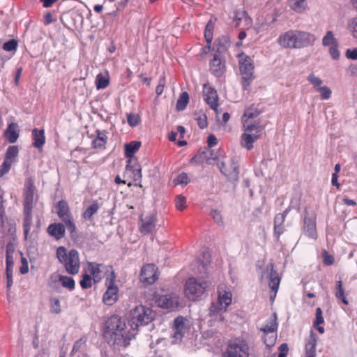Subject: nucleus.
Instances as JSON below:
<instances>
[{"label": "nucleus", "instance_id": "53", "mask_svg": "<svg viewBox=\"0 0 357 357\" xmlns=\"http://www.w3.org/2000/svg\"><path fill=\"white\" fill-rule=\"evenodd\" d=\"M206 152L202 151V153H199L197 155H195L191 158L190 162H196V163H202L204 159L206 160V162L208 164H211L210 158H207L206 155Z\"/></svg>", "mask_w": 357, "mask_h": 357}, {"label": "nucleus", "instance_id": "48", "mask_svg": "<svg viewBox=\"0 0 357 357\" xmlns=\"http://www.w3.org/2000/svg\"><path fill=\"white\" fill-rule=\"evenodd\" d=\"M96 84L98 89H105L109 84V79L102 74H98L96 79Z\"/></svg>", "mask_w": 357, "mask_h": 357}, {"label": "nucleus", "instance_id": "5", "mask_svg": "<svg viewBox=\"0 0 357 357\" xmlns=\"http://www.w3.org/2000/svg\"><path fill=\"white\" fill-rule=\"evenodd\" d=\"M56 255L59 261L64 264L66 270L69 274L75 275L79 272V259L77 250H71L68 253L65 247H58Z\"/></svg>", "mask_w": 357, "mask_h": 357}, {"label": "nucleus", "instance_id": "43", "mask_svg": "<svg viewBox=\"0 0 357 357\" xmlns=\"http://www.w3.org/2000/svg\"><path fill=\"white\" fill-rule=\"evenodd\" d=\"M189 102V95L187 92H183L176 102V109L183 111L187 107Z\"/></svg>", "mask_w": 357, "mask_h": 357}, {"label": "nucleus", "instance_id": "52", "mask_svg": "<svg viewBox=\"0 0 357 357\" xmlns=\"http://www.w3.org/2000/svg\"><path fill=\"white\" fill-rule=\"evenodd\" d=\"M13 268L6 266V279L7 291L10 289L13 284Z\"/></svg>", "mask_w": 357, "mask_h": 357}, {"label": "nucleus", "instance_id": "61", "mask_svg": "<svg viewBox=\"0 0 357 357\" xmlns=\"http://www.w3.org/2000/svg\"><path fill=\"white\" fill-rule=\"evenodd\" d=\"M324 321V317L322 316V310L320 307H317L316 309V318L314 321V326H318L321 324H323Z\"/></svg>", "mask_w": 357, "mask_h": 357}, {"label": "nucleus", "instance_id": "33", "mask_svg": "<svg viewBox=\"0 0 357 357\" xmlns=\"http://www.w3.org/2000/svg\"><path fill=\"white\" fill-rule=\"evenodd\" d=\"M289 6L297 13H304L307 8V0H287Z\"/></svg>", "mask_w": 357, "mask_h": 357}, {"label": "nucleus", "instance_id": "13", "mask_svg": "<svg viewBox=\"0 0 357 357\" xmlns=\"http://www.w3.org/2000/svg\"><path fill=\"white\" fill-rule=\"evenodd\" d=\"M296 49L312 46L316 41L314 34L300 30H294Z\"/></svg>", "mask_w": 357, "mask_h": 357}, {"label": "nucleus", "instance_id": "11", "mask_svg": "<svg viewBox=\"0 0 357 357\" xmlns=\"http://www.w3.org/2000/svg\"><path fill=\"white\" fill-rule=\"evenodd\" d=\"M57 214L59 217L65 223L66 227L68 231L70 232L73 236L77 234V227L75 225L73 218L70 213L68 204L65 201H59L56 205Z\"/></svg>", "mask_w": 357, "mask_h": 357}, {"label": "nucleus", "instance_id": "32", "mask_svg": "<svg viewBox=\"0 0 357 357\" xmlns=\"http://www.w3.org/2000/svg\"><path fill=\"white\" fill-rule=\"evenodd\" d=\"M243 128L245 132H260L261 131V122L259 120H241Z\"/></svg>", "mask_w": 357, "mask_h": 357}, {"label": "nucleus", "instance_id": "3", "mask_svg": "<svg viewBox=\"0 0 357 357\" xmlns=\"http://www.w3.org/2000/svg\"><path fill=\"white\" fill-rule=\"evenodd\" d=\"M257 267L259 270L261 280H268V286L273 292V294L270 296V299L273 301L280 283V278L277 271L274 268V264L271 261L266 264L265 261L262 260L257 261Z\"/></svg>", "mask_w": 357, "mask_h": 357}, {"label": "nucleus", "instance_id": "14", "mask_svg": "<svg viewBox=\"0 0 357 357\" xmlns=\"http://www.w3.org/2000/svg\"><path fill=\"white\" fill-rule=\"evenodd\" d=\"M18 153L19 149L17 146H8L6 152L4 161L0 168V177H2L5 174L9 172Z\"/></svg>", "mask_w": 357, "mask_h": 357}, {"label": "nucleus", "instance_id": "59", "mask_svg": "<svg viewBox=\"0 0 357 357\" xmlns=\"http://www.w3.org/2000/svg\"><path fill=\"white\" fill-rule=\"evenodd\" d=\"M80 285L83 289H88L91 287V278L90 275L85 274L83 275L82 280L80 281Z\"/></svg>", "mask_w": 357, "mask_h": 357}, {"label": "nucleus", "instance_id": "64", "mask_svg": "<svg viewBox=\"0 0 357 357\" xmlns=\"http://www.w3.org/2000/svg\"><path fill=\"white\" fill-rule=\"evenodd\" d=\"M345 55L349 59L357 60V47L352 50L348 49L346 51Z\"/></svg>", "mask_w": 357, "mask_h": 357}, {"label": "nucleus", "instance_id": "24", "mask_svg": "<svg viewBox=\"0 0 357 357\" xmlns=\"http://www.w3.org/2000/svg\"><path fill=\"white\" fill-rule=\"evenodd\" d=\"M317 341V335L312 331H311L309 337L305 341V357H315Z\"/></svg>", "mask_w": 357, "mask_h": 357}, {"label": "nucleus", "instance_id": "51", "mask_svg": "<svg viewBox=\"0 0 357 357\" xmlns=\"http://www.w3.org/2000/svg\"><path fill=\"white\" fill-rule=\"evenodd\" d=\"M214 26L212 23L211 20H210L206 26L205 33H204V37L206 38V40L208 43V45L211 44L213 39V30Z\"/></svg>", "mask_w": 357, "mask_h": 357}, {"label": "nucleus", "instance_id": "55", "mask_svg": "<svg viewBox=\"0 0 357 357\" xmlns=\"http://www.w3.org/2000/svg\"><path fill=\"white\" fill-rule=\"evenodd\" d=\"M127 121L130 126L135 127L138 125L139 122V116L138 114H128L127 115Z\"/></svg>", "mask_w": 357, "mask_h": 357}, {"label": "nucleus", "instance_id": "41", "mask_svg": "<svg viewBox=\"0 0 357 357\" xmlns=\"http://www.w3.org/2000/svg\"><path fill=\"white\" fill-rule=\"evenodd\" d=\"M105 267L102 264L96 263H90L89 265V269L91 273L93 275L94 280H99L100 279V273L102 271V268Z\"/></svg>", "mask_w": 357, "mask_h": 357}, {"label": "nucleus", "instance_id": "20", "mask_svg": "<svg viewBox=\"0 0 357 357\" xmlns=\"http://www.w3.org/2000/svg\"><path fill=\"white\" fill-rule=\"evenodd\" d=\"M203 92L205 101L212 109L217 111L218 107V96L217 91L211 86L206 84L204 85Z\"/></svg>", "mask_w": 357, "mask_h": 357}, {"label": "nucleus", "instance_id": "63", "mask_svg": "<svg viewBox=\"0 0 357 357\" xmlns=\"http://www.w3.org/2000/svg\"><path fill=\"white\" fill-rule=\"evenodd\" d=\"M350 31L355 38H357V18H354L349 25Z\"/></svg>", "mask_w": 357, "mask_h": 357}, {"label": "nucleus", "instance_id": "49", "mask_svg": "<svg viewBox=\"0 0 357 357\" xmlns=\"http://www.w3.org/2000/svg\"><path fill=\"white\" fill-rule=\"evenodd\" d=\"M107 140V136L103 132L98 131L97 138L93 141V147H102L103 146Z\"/></svg>", "mask_w": 357, "mask_h": 357}, {"label": "nucleus", "instance_id": "62", "mask_svg": "<svg viewBox=\"0 0 357 357\" xmlns=\"http://www.w3.org/2000/svg\"><path fill=\"white\" fill-rule=\"evenodd\" d=\"M211 215L215 222L219 225L223 224L222 217L220 211L218 210H213L211 212Z\"/></svg>", "mask_w": 357, "mask_h": 357}, {"label": "nucleus", "instance_id": "12", "mask_svg": "<svg viewBox=\"0 0 357 357\" xmlns=\"http://www.w3.org/2000/svg\"><path fill=\"white\" fill-rule=\"evenodd\" d=\"M220 172L224 174L230 181H238V165L233 158L222 161L218 164Z\"/></svg>", "mask_w": 357, "mask_h": 357}, {"label": "nucleus", "instance_id": "46", "mask_svg": "<svg viewBox=\"0 0 357 357\" xmlns=\"http://www.w3.org/2000/svg\"><path fill=\"white\" fill-rule=\"evenodd\" d=\"M307 80L313 86L316 91H319V89H321L324 86L323 85V80L315 76L313 73L307 76Z\"/></svg>", "mask_w": 357, "mask_h": 357}, {"label": "nucleus", "instance_id": "26", "mask_svg": "<svg viewBox=\"0 0 357 357\" xmlns=\"http://www.w3.org/2000/svg\"><path fill=\"white\" fill-rule=\"evenodd\" d=\"M210 70L215 77H220L225 72V63L218 55H215L210 63Z\"/></svg>", "mask_w": 357, "mask_h": 357}, {"label": "nucleus", "instance_id": "29", "mask_svg": "<svg viewBox=\"0 0 357 357\" xmlns=\"http://www.w3.org/2000/svg\"><path fill=\"white\" fill-rule=\"evenodd\" d=\"M156 216L155 214L146 216L144 219H142V232L148 234L152 232L155 227Z\"/></svg>", "mask_w": 357, "mask_h": 357}, {"label": "nucleus", "instance_id": "8", "mask_svg": "<svg viewBox=\"0 0 357 357\" xmlns=\"http://www.w3.org/2000/svg\"><path fill=\"white\" fill-rule=\"evenodd\" d=\"M0 243L5 245H14L15 243V225L5 218L4 213H0Z\"/></svg>", "mask_w": 357, "mask_h": 357}, {"label": "nucleus", "instance_id": "56", "mask_svg": "<svg viewBox=\"0 0 357 357\" xmlns=\"http://www.w3.org/2000/svg\"><path fill=\"white\" fill-rule=\"evenodd\" d=\"M317 91L321 93V97L323 100L329 99L332 93L331 90L326 85L321 87V89H319Z\"/></svg>", "mask_w": 357, "mask_h": 357}, {"label": "nucleus", "instance_id": "19", "mask_svg": "<svg viewBox=\"0 0 357 357\" xmlns=\"http://www.w3.org/2000/svg\"><path fill=\"white\" fill-rule=\"evenodd\" d=\"M218 303L222 306V309H227L232 301V294L229 287L225 284H220L218 288Z\"/></svg>", "mask_w": 357, "mask_h": 357}, {"label": "nucleus", "instance_id": "21", "mask_svg": "<svg viewBox=\"0 0 357 357\" xmlns=\"http://www.w3.org/2000/svg\"><path fill=\"white\" fill-rule=\"evenodd\" d=\"M294 30H289L280 35L278 44L284 48L296 49Z\"/></svg>", "mask_w": 357, "mask_h": 357}, {"label": "nucleus", "instance_id": "7", "mask_svg": "<svg viewBox=\"0 0 357 357\" xmlns=\"http://www.w3.org/2000/svg\"><path fill=\"white\" fill-rule=\"evenodd\" d=\"M250 347L248 342L242 339L229 341L222 357H249Z\"/></svg>", "mask_w": 357, "mask_h": 357}, {"label": "nucleus", "instance_id": "47", "mask_svg": "<svg viewBox=\"0 0 357 357\" xmlns=\"http://www.w3.org/2000/svg\"><path fill=\"white\" fill-rule=\"evenodd\" d=\"M50 311L52 314H60L61 312V307L60 301L57 298H50Z\"/></svg>", "mask_w": 357, "mask_h": 357}, {"label": "nucleus", "instance_id": "17", "mask_svg": "<svg viewBox=\"0 0 357 357\" xmlns=\"http://www.w3.org/2000/svg\"><path fill=\"white\" fill-rule=\"evenodd\" d=\"M309 237L310 239L314 240L317 237L316 229L315 218L313 215L310 216L308 213H305L304 218L303 231L302 237Z\"/></svg>", "mask_w": 357, "mask_h": 357}, {"label": "nucleus", "instance_id": "39", "mask_svg": "<svg viewBox=\"0 0 357 357\" xmlns=\"http://www.w3.org/2000/svg\"><path fill=\"white\" fill-rule=\"evenodd\" d=\"M337 40L335 38L334 33L331 31H328L322 38V45L324 47H331L337 45Z\"/></svg>", "mask_w": 357, "mask_h": 357}, {"label": "nucleus", "instance_id": "2", "mask_svg": "<svg viewBox=\"0 0 357 357\" xmlns=\"http://www.w3.org/2000/svg\"><path fill=\"white\" fill-rule=\"evenodd\" d=\"M36 188L31 178H28L24 190V231L26 236L32 224V208L37 201Z\"/></svg>", "mask_w": 357, "mask_h": 357}, {"label": "nucleus", "instance_id": "22", "mask_svg": "<svg viewBox=\"0 0 357 357\" xmlns=\"http://www.w3.org/2000/svg\"><path fill=\"white\" fill-rule=\"evenodd\" d=\"M131 162L132 160L130 159L126 167L124 176L128 175V176L132 177L135 181H139V183H136L135 185L142 188V185L140 183L142 177L141 168L139 165H137V167L132 166Z\"/></svg>", "mask_w": 357, "mask_h": 357}, {"label": "nucleus", "instance_id": "9", "mask_svg": "<svg viewBox=\"0 0 357 357\" xmlns=\"http://www.w3.org/2000/svg\"><path fill=\"white\" fill-rule=\"evenodd\" d=\"M153 318V312L149 307L144 305H138L130 312V319L132 324L136 327L146 325Z\"/></svg>", "mask_w": 357, "mask_h": 357}, {"label": "nucleus", "instance_id": "37", "mask_svg": "<svg viewBox=\"0 0 357 357\" xmlns=\"http://www.w3.org/2000/svg\"><path fill=\"white\" fill-rule=\"evenodd\" d=\"M286 214H287V211H284L282 213L277 214L275 217L274 230H275V234L278 236L280 235L284 231V228L282 227V225L284 222Z\"/></svg>", "mask_w": 357, "mask_h": 357}, {"label": "nucleus", "instance_id": "28", "mask_svg": "<svg viewBox=\"0 0 357 357\" xmlns=\"http://www.w3.org/2000/svg\"><path fill=\"white\" fill-rule=\"evenodd\" d=\"M226 309H222L218 303H212L208 310V316L210 317L209 321H220L223 319L222 312H225Z\"/></svg>", "mask_w": 357, "mask_h": 357}, {"label": "nucleus", "instance_id": "23", "mask_svg": "<svg viewBox=\"0 0 357 357\" xmlns=\"http://www.w3.org/2000/svg\"><path fill=\"white\" fill-rule=\"evenodd\" d=\"M186 319L182 317H178L174 320L175 331L173 335L174 342L180 341L187 331L185 326Z\"/></svg>", "mask_w": 357, "mask_h": 357}, {"label": "nucleus", "instance_id": "45", "mask_svg": "<svg viewBox=\"0 0 357 357\" xmlns=\"http://www.w3.org/2000/svg\"><path fill=\"white\" fill-rule=\"evenodd\" d=\"M335 294L336 298L341 299L344 304H349V301L345 297L344 289L342 287V282L341 280H339L336 282V291Z\"/></svg>", "mask_w": 357, "mask_h": 357}, {"label": "nucleus", "instance_id": "1", "mask_svg": "<svg viewBox=\"0 0 357 357\" xmlns=\"http://www.w3.org/2000/svg\"><path fill=\"white\" fill-rule=\"evenodd\" d=\"M105 337L110 345L114 348H126L130 344L125 322L118 316L111 317L106 321Z\"/></svg>", "mask_w": 357, "mask_h": 357}, {"label": "nucleus", "instance_id": "15", "mask_svg": "<svg viewBox=\"0 0 357 357\" xmlns=\"http://www.w3.org/2000/svg\"><path fill=\"white\" fill-rule=\"evenodd\" d=\"M140 281L145 284H152L158 278L157 269L155 265L149 264L142 268L140 275Z\"/></svg>", "mask_w": 357, "mask_h": 357}, {"label": "nucleus", "instance_id": "4", "mask_svg": "<svg viewBox=\"0 0 357 357\" xmlns=\"http://www.w3.org/2000/svg\"><path fill=\"white\" fill-rule=\"evenodd\" d=\"M210 284L211 282L202 277H190L185 284V294L190 300H197L207 291Z\"/></svg>", "mask_w": 357, "mask_h": 357}, {"label": "nucleus", "instance_id": "18", "mask_svg": "<svg viewBox=\"0 0 357 357\" xmlns=\"http://www.w3.org/2000/svg\"><path fill=\"white\" fill-rule=\"evenodd\" d=\"M56 282H60L63 287L68 288L70 290H73L75 288V280L71 277L61 275L57 273L52 274L49 279V285L52 288L56 289Z\"/></svg>", "mask_w": 357, "mask_h": 357}, {"label": "nucleus", "instance_id": "34", "mask_svg": "<svg viewBox=\"0 0 357 357\" xmlns=\"http://www.w3.org/2000/svg\"><path fill=\"white\" fill-rule=\"evenodd\" d=\"M211 261V254L208 251L205 250L202 252V255L197 258V263L199 264V273L207 271V266Z\"/></svg>", "mask_w": 357, "mask_h": 357}, {"label": "nucleus", "instance_id": "35", "mask_svg": "<svg viewBox=\"0 0 357 357\" xmlns=\"http://www.w3.org/2000/svg\"><path fill=\"white\" fill-rule=\"evenodd\" d=\"M47 231L50 235L55 237L56 239H60L64 236L65 227L61 223L52 224L48 227Z\"/></svg>", "mask_w": 357, "mask_h": 357}, {"label": "nucleus", "instance_id": "42", "mask_svg": "<svg viewBox=\"0 0 357 357\" xmlns=\"http://www.w3.org/2000/svg\"><path fill=\"white\" fill-rule=\"evenodd\" d=\"M215 45H217L218 52L222 53L225 52L229 46V40L228 38L222 36L218 38V39L215 41Z\"/></svg>", "mask_w": 357, "mask_h": 357}, {"label": "nucleus", "instance_id": "58", "mask_svg": "<svg viewBox=\"0 0 357 357\" xmlns=\"http://www.w3.org/2000/svg\"><path fill=\"white\" fill-rule=\"evenodd\" d=\"M276 337H277V335L275 333L265 335V337L264 339V343L268 347H272L275 342Z\"/></svg>", "mask_w": 357, "mask_h": 357}, {"label": "nucleus", "instance_id": "36", "mask_svg": "<svg viewBox=\"0 0 357 357\" xmlns=\"http://www.w3.org/2000/svg\"><path fill=\"white\" fill-rule=\"evenodd\" d=\"M261 111L255 105H252L245 107L241 120H258L257 117L259 115Z\"/></svg>", "mask_w": 357, "mask_h": 357}, {"label": "nucleus", "instance_id": "27", "mask_svg": "<svg viewBox=\"0 0 357 357\" xmlns=\"http://www.w3.org/2000/svg\"><path fill=\"white\" fill-rule=\"evenodd\" d=\"M22 252L15 249V247H6V266L14 268L15 261L20 259Z\"/></svg>", "mask_w": 357, "mask_h": 357}, {"label": "nucleus", "instance_id": "60", "mask_svg": "<svg viewBox=\"0 0 357 357\" xmlns=\"http://www.w3.org/2000/svg\"><path fill=\"white\" fill-rule=\"evenodd\" d=\"M322 255H323V257H324L323 262L325 265L331 266V265L333 264L334 257L333 255H329L328 252L326 250L323 251Z\"/></svg>", "mask_w": 357, "mask_h": 357}, {"label": "nucleus", "instance_id": "10", "mask_svg": "<svg viewBox=\"0 0 357 357\" xmlns=\"http://www.w3.org/2000/svg\"><path fill=\"white\" fill-rule=\"evenodd\" d=\"M107 271L110 269L111 272L106 278V285L107 286V289L103 294L102 301L105 305H112L118 300L119 288L114 283L115 275L112 268L111 266H107Z\"/></svg>", "mask_w": 357, "mask_h": 357}, {"label": "nucleus", "instance_id": "16", "mask_svg": "<svg viewBox=\"0 0 357 357\" xmlns=\"http://www.w3.org/2000/svg\"><path fill=\"white\" fill-rule=\"evenodd\" d=\"M179 300L176 294H167L160 296L156 302L160 307L173 311L178 307Z\"/></svg>", "mask_w": 357, "mask_h": 357}, {"label": "nucleus", "instance_id": "50", "mask_svg": "<svg viewBox=\"0 0 357 357\" xmlns=\"http://www.w3.org/2000/svg\"><path fill=\"white\" fill-rule=\"evenodd\" d=\"M189 183L188 176L186 173L182 172L174 179V185H186Z\"/></svg>", "mask_w": 357, "mask_h": 357}, {"label": "nucleus", "instance_id": "40", "mask_svg": "<svg viewBox=\"0 0 357 357\" xmlns=\"http://www.w3.org/2000/svg\"><path fill=\"white\" fill-rule=\"evenodd\" d=\"M140 142H131L125 145V154L128 158H132L134 153L139 149Z\"/></svg>", "mask_w": 357, "mask_h": 357}, {"label": "nucleus", "instance_id": "6", "mask_svg": "<svg viewBox=\"0 0 357 357\" xmlns=\"http://www.w3.org/2000/svg\"><path fill=\"white\" fill-rule=\"evenodd\" d=\"M239 68L242 76V86L245 91H249L250 84L254 79V64L252 59L244 53L238 54Z\"/></svg>", "mask_w": 357, "mask_h": 357}, {"label": "nucleus", "instance_id": "30", "mask_svg": "<svg viewBox=\"0 0 357 357\" xmlns=\"http://www.w3.org/2000/svg\"><path fill=\"white\" fill-rule=\"evenodd\" d=\"M32 136L33 139L34 140L33 146L38 149L39 151H41L43 149V146L45 143V136L44 130H38L37 128H34L32 130Z\"/></svg>", "mask_w": 357, "mask_h": 357}, {"label": "nucleus", "instance_id": "38", "mask_svg": "<svg viewBox=\"0 0 357 357\" xmlns=\"http://www.w3.org/2000/svg\"><path fill=\"white\" fill-rule=\"evenodd\" d=\"M278 329V323H277V315L275 313L273 314V317H271L266 324V325L261 328L265 335H269L274 333Z\"/></svg>", "mask_w": 357, "mask_h": 357}, {"label": "nucleus", "instance_id": "57", "mask_svg": "<svg viewBox=\"0 0 357 357\" xmlns=\"http://www.w3.org/2000/svg\"><path fill=\"white\" fill-rule=\"evenodd\" d=\"M17 47V43L15 40H10L6 42L3 45V49L6 51L15 50Z\"/></svg>", "mask_w": 357, "mask_h": 357}, {"label": "nucleus", "instance_id": "25", "mask_svg": "<svg viewBox=\"0 0 357 357\" xmlns=\"http://www.w3.org/2000/svg\"><path fill=\"white\" fill-rule=\"evenodd\" d=\"M260 137V132L255 131V132H244L241 135V146L248 150L253 148V143Z\"/></svg>", "mask_w": 357, "mask_h": 357}, {"label": "nucleus", "instance_id": "54", "mask_svg": "<svg viewBox=\"0 0 357 357\" xmlns=\"http://www.w3.org/2000/svg\"><path fill=\"white\" fill-rule=\"evenodd\" d=\"M175 202L177 209L183 211L186 208V198L182 195L176 196Z\"/></svg>", "mask_w": 357, "mask_h": 357}, {"label": "nucleus", "instance_id": "44", "mask_svg": "<svg viewBox=\"0 0 357 357\" xmlns=\"http://www.w3.org/2000/svg\"><path fill=\"white\" fill-rule=\"evenodd\" d=\"M99 209V204L98 202H94L84 211L82 216L86 220H91L93 214H95Z\"/></svg>", "mask_w": 357, "mask_h": 357}, {"label": "nucleus", "instance_id": "31", "mask_svg": "<svg viewBox=\"0 0 357 357\" xmlns=\"http://www.w3.org/2000/svg\"><path fill=\"white\" fill-rule=\"evenodd\" d=\"M5 137L10 143H15L19 137L18 125L15 123H11L4 131Z\"/></svg>", "mask_w": 357, "mask_h": 357}]
</instances>
